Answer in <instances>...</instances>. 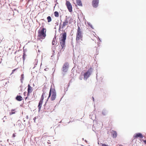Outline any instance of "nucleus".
I'll return each mask as SVG.
<instances>
[{"mask_svg":"<svg viewBox=\"0 0 146 146\" xmlns=\"http://www.w3.org/2000/svg\"><path fill=\"white\" fill-rule=\"evenodd\" d=\"M64 22L61 23L60 25L59 31L61 34L59 36V40L61 49H62L64 47Z\"/></svg>","mask_w":146,"mask_h":146,"instance_id":"obj_1","label":"nucleus"},{"mask_svg":"<svg viewBox=\"0 0 146 146\" xmlns=\"http://www.w3.org/2000/svg\"><path fill=\"white\" fill-rule=\"evenodd\" d=\"M46 29L42 28L41 29L39 30L38 31V37L39 39H43L46 36Z\"/></svg>","mask_w":146,"mask_h":146,"instance_id":"obj_2","label":"nucleus"},{"mask_svg":"<svg viewBox=\"0 0 146 146\" xmlns=\"http://www.w3.org/2000/svg\"><path fill=\"white\" fill-rule=\"evenodd\" d=\"M56 92L55 89L51 88L49 93L48 98H50L51 101H54L56 99Z\"/></svg>","mask_w":146,"mask_h":146,"instance_id":"obj_3","label":"nucleus"},{"mask_svg":"<svg viewBox=\"0 0 146 146\" xmlns=\"http://www.w3.org/2000/svg\"><path fill=\"white\" fill-rule=\"evenodd\" d=\"M82 28H80L79 26H78L76 38V40L77 42H78L79 40L81 39L82 37Z\"/></svg>","mask_w":146,"mask_h":146,"instance_id":"obj_4","label":"nucleus"},{"mask_svg":"<svg viewBox=\"0 0 146 146\" xmlns=\"http://www.w3.org/2000/svg\"><path fill=\"white\" fill-rule=\"evenodd\" d=\"M49 95L46 92H43L41 96L40 99L43 100H46V102L48 101L49 98H48Z\"/></svg>","mask_w":146,"mask_h":146,"instance_id":"obj_5","label":"nucleus"},{"mask_svg":"<svg viewBox=\"0 0 146 146\" xmlns=\"http://www.w3.org/2000/svg\"><path fill=\"white\" fill-rule=\"evenodd\" d=\"M66 5L69 11L71 12L72 11V7L71 4L69 1H66Z\"/></svg>","mask_w":146,"mask_h":146,"instance_id":"obj_6","label":"nucleus"},{"mask_svg":"<svg viewBox=\"0 0 146 146\" xmlns=\"http://www.w3.org/2000/svg\"><path fill=\"white\" fill-rule=\"evenodd\" d=\"M91 68H90L86 72L84 75V78H86L87 79L90 76L91 74Z\"/></svg>","mask_w":146,"mask_h":146,"instance_id":"obj_7","label":"nucleus"},{"mask_svg":"<svg viewBox=\"0 0 146 146\" xmlns=\"http://www.w3.org/2000/svg\"><path fill=\"white\" fill-rule=\"evenodd\" d=\"M143 137V135L141 133H140L135 134L133 136L134 139H135L139 137L140 138H142Z\"/></svg>","mask_w":146,"mask_h":146,"instance_id":"obj_8","label":"nucleus"},{"mask_svg":"<svg viewBox=\"0 0 146 146\" xmlns=\"http://www.w3.org/2000/svg\"><path fill=\"white\" fill-rule=\"evenodd\" d=\"M99 0H93L92 2V5L94 7H97L98 5Z\"/></svg>","mask_w":146,"mask_h":146,"instance_id":"obj_9","label":"nucleus"},{"mask_svg":"<svg viewBox=\"0 0 146 146\" xmlns=\"http://www.w3.org/2000/svg\"><path fill=\"white\" fill-rule=\"evenodd\" d=\"M43 100H42L41 99H40L38 105V111H40L41 110L42 106L43 103Z\"/></svg>","mask_w":146,"mask_h":146,"instance_id":"obj_10","label":"nucleus"},{"mask_svg":"<svg viewBox=\"0 0 146 146\" xmlns=\"http://www.w3.org/2000/svg\"><path fill=\"white\" fill-rule=\"evenodd\" d=\"M70 17H68L67 16L66 17V19L64 21V26L67 25L69 22L70 21Z\"/></svg>","mask_w":146,"mask_h":146,"instance_id":"obj_11","label":"nucleus"},{"mask_svg":"<svg viewBox=\"0 0 146 146\" xmlns=\"http://www.w3.org/2000/svg\"><path fill=\"white\" fill-rule=\"evenodd\" d=\"M33 90L32 88L30 86V84L28 85V88L27 90V91L29 93H31Z\"/></svg>","mask_w":146,"mask_h":146,"instance_id":"obj_12","label":"nucleus"},{"mask_svg":"<svg viewBox=\"0 0 146 146\" xmlns=\"http://www.w3.org/2000/svg\"><path fill=\"white\" fill-rule=\"evenodd\" d=\"M16 99L18 101H21L23 100V98L20 96L18 95L16 98Z\"/></svg>","mask_w":146,"mask_h":146,"instance_id":"obj_13","label":"nucleus"},{"mask_svg":"<svg viewBox=\"0 0 146 146\" xmlns=\"http://www.w3.org/2000/svg\"><path fill=\"white\" fill-rule=\"evenodd\" d=\"M111 133L113 135V137L114 138H116L117 136V133L116 131H113Z\"/></svg>","mask_w":146,"mask_h":146,"instance_id":"obj_14","label":"nucleus"},{"mask_svg":"<svg viewBox=\"0 0 146 146\" xmlns=\"http://www.w3.org/2000/svg\"><path fill=\"white\" fill-rule=\"evenodd\" d=\"M76 3L79 6H82V4L80 0H76Z\"/></svg>","mask_w":146,"mask_h":146,"instance_id":"obj_15","label":"nucleus"},{"mask_svg":"<svg viewBox=\"0 0 146 146\" xmlns=\"http://www.w3.org/2000/svg\"><path fill=\"white\" fill-rule=\"evenodd\" d=\"M47 19L48 23L52 21V18L50 16H48L47 17Z\"/></svg>","mask_w":146,"mask_h":146,"instance_id":"obj_16","label":"nucleus"},{"mask_svg":"<svg viewBox=\"0 0 146 146\" xmlns=\"http://www.w3.org/2000/svg\"><path fill=\"white\" fill-rule=\"evenodd\" d=\"M15 110H11V112L9 113V115H11L15 113V111H14Z\"/></svg>","mask_w":146,"mask_h":146,"instance_id":"obj_17","label":"nucleus"},{"mask_svg":"<svg viewBox=\"0 0 146 146\" xmlns=\"http://www.w3.org/2000/svg\"><path fill=\"white\" fill-rule=\"evenodd\" d=\"M54 16L56 17H58L59 16V14L58 12L55 11L54 12Z\"/></svg>","mask_w":146,"mask_h":146,"instance_id":"obj_18","label":"nucleus"},{"mask_svg":"<svg viewBox=\"0 0 146 146\" xmlns=\"http://www.w3.org/2000/svg\"><path fill=\"white\" fill-rule=\"evenodd\" d=\"M102 113L103 115H105L106 114L107 112L106 110H104L102 111Z\"/></svg>","mask_w":146,"mask_h":146,"instance_id":"obj_19","label":"nucleus"},{"mask_svg":"<svg viewBox=\"0 0 146 146\" xmlns=\"http://www.w3.org/2000/svg\"><path fill=\"white\" fill-rule=\"evenodd\" d=\"M55 43H56V42L55 41V39H53V40L52 42V45H54L55 44Z\"/></svg>","mask_w":146,"mask_h":146,"instance_id":"obj_20","label":"nucleus"},{"mask_svg":"<svg viewBox=\"0 0 146 146\" xmlns=\"http://www.w3.org/2000/svg\"><path fill=\"white\" fill-rule=\"evenodd\" d=\"M30 93H29L28 92H27V96L25 98V100L28 99V97L29 96Z\"/></svg>","mask_w":146,"mask_h":146,"instance_id":"obj_21","label":"nucleus"},{"mask_svg":"<svg viewBox=\"0 0 146 146\" xmlns=\"http://www.w3.org/2000/svg\"><path fill=\"white\" fill-rule=\"evenodd\" d=\"M26 55L25 54V52L23 53V60L24 61L25 60V56H26Z\"/></svg>","mask_w":146,"mask_h":146,"instance_id":"obj_22","label":"nucleus"},{"mask_svg":"<svg viewBox=\"0 0 146 146\" xmlns=\"http://www.w3.org/2000/svg\"><path fill=\"white\" fill-rule=\"evenodd\" d=\"M44 25H45L44 23H42V27L40 28L41 29L42 28H44Z\"/></svg>","mask_w":146,"mask_h":146,"instance_id":"obj_23","label":"nucleus"},{"mask_svg":"<svg viewBox=\"0 0 146 146\" xmlns=\"http://www.w3.org/2000/svg\"><path fill=\"white\" fill-rule=\"evenodd\" d=\"M17 69H14V70H12V72L11 73V74H13L14 72L17 69Z\"/></svg>","mask_w":146,"mask_h":146,"instance_id":"obj_24","label":"nucleus"},{"mask_svg":"<svg viewBox=\"0 0 146 146\" xmlns=\"http://www.w3.org/2000/svg\"><path fill=\"white\" fill-rule=\"evenodd\" d=\"M66 64V66H64V68H68L69 66H68V65L67 64Z\"/></svg>","mask_w":146,"mask_h":146,"instance_id":"obj_25","label":"nucleus"},{"mask_svg":"<svg viewBox=\"0 0 146 146\" xmlns=\"http://www.w3.org/2000/svg\"><path fill=\"white\" fill-rule=\"evenodd\" d=\"M102 146H108V145L105 144H102Z\"/></svg>","mask_w":146,"mask_h":146,"instance_id":"obj_26","label":"nucleus"},{"mask_svg":"<svg viewBox=\"0 0 146 146\" xmlns=\"http://www.w3.org/2000/svg\"><path fill=\"white\" fill-rule=\"evenodd\" d=\"M23 76H24V75L23 74H22L21 75V79H23V78H24Z\"/></svg>","mask_w":146,"mask_h":146,"instance_id":"obj_27","label":"nucleus"},{"mask_svg":"<svg viewBox=\"0 0 146 146\" xmlns=\"http://www.w3.org/2000/svg\"><path fill=\"white\" fill-rule=\"evenodd\" d=\"M27 92H24V95L25 96H26L27 95Z\"/></svg>","mask_w":146,"mask_h":146,"instance_id":"obj_28","label":"nucleus"},{"mask_svg":"<svg viewBox=\"0 0 146 146\" xmlns=\"http://www.w3.org/2000/svg\"><path fill=\"white\" fill-rule=\"evenodd\" d=\"M66 37V33H64V41L65 40Z\"/></svg>","mask_w":146,"mask_h":146,"instance_id":"obj_29","label":"nucleus"},{"mask_svg":"<svg viewBox=\"0 0 146 146\" xmlns=\"http://www.w3.org/2000/svg\"><path fill=\"white\" fill-rule=\"evenodd\" d=\"M13 137H15L16 136L15 134V133H13Z\"/></svg>","mask_w":146,"mask_h":146,"instance_id":"obj_30","label":"nucleus"},{"mask_svg":"<svg viewBox=\"0 0 146 146\" xmlns=\"http://www.w3.org/2000/svg\"><path fill=\"white\" fill-rule=\"evenodd\" d=\"M143 142L146 144V140H143Z\"/></svg>","mask_w":146,"mask_h":146,"instance_id":"obj_31","label":"nucleus"},{"mask_svg":"<svg viewBox=\"0 0 146 146\" xmlns=\"http://www.w3.org/2000/svg\"><path fill=\"white\" fill-rule=\"evenodd\" d=\"M46 104H45V106H44V109H46Z\"/></svg>","mask_w":146,"mask_h":146,"instance_id":"obj_32","label":"nucleus"},{"mask_svg":"<svg viewBox=\"0 0 146 146\" xmlns=\"http://www.w3.org/2000/svg\"><path fill=\"white\" fill-rule=\"evenodd\" d=\"M117 146H123L121 145H117Z\"/></svg>","mask_w":146,"mask_h":146,"instance_id":"obj_33","label":"nucleus"},{"mask_svg":"<svg viewBox=\"0 0 146 146\" xmlns=\"http://www.w3.org/2000/svg\"><path fill=\"white\" fill-rule=\"evenodd\" d=\"M93 98V100L94 101V98L93 97H92Z\"/></svg>","mask_w":146,"mask_h":146,"instance_id":"obj_34","label":"nucleus"},{"mask_svg":"<svg viewBox=\"0 0 146 146\" xmlns=\"http://www.w3.org/2000/svg\"><path fill=\"white\" fill-rule=\"evenodd\" d=\"M34 119H36V118H35H35H34Z\"/></svg>","mask_w":146,"mask_h":146,"instance_id":"obj_35","label":"nucleus"}]
</instances>
